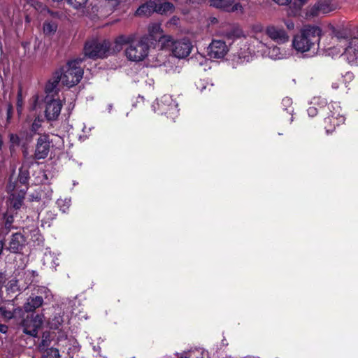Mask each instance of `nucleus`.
Segmentation results:
<instances>
[{
    "instance_id": "1",
    "label": "nucleus",
    "mask_w": 358,
    "mask_h": 358,
    "mask_svg": "<svg viewBox=\"0 0 358 358\" xmlns=\"http://www.w3.org/2000/svg\"><path fill=\"white\" fill-rule=\"evenodd\" d=\"M83 60L82 58L71 60L59 70L55 71L52 78L46 84L47 91L57 90L59 82L68 87L77 85L83 76V69L80 66Z\"/></svg>"
},
{
    "instance_id": "2",
    "label": "nucleus",
    "mask_w": 358,
    "mask_h": 358,
    "mask_svg": "<svg viewBox=\"0 0 358 358\" xmlns=\"http://www.w3.org/2000/svg\"><path fill=\"white\" fill-rule=\"evenodd\" d=\"M322 31L317 26L304 27L292 41L294 48L299 52H309L310 55L316 54L320 41Z\"/></svg>"
},
{
    "instance_id": "3",
    "label": "nucleus",
    "mask_w": 358,
    "mask_h": 358,
    "mask_svg": "<svg viewBox=\"0 0 358 358\" xmlns=\"http://www.w3.org/2000/svg\"><path fill=\"white\" fill-rule=\"evenodd\" d=\"M85 55L92 58H104L112 54L110 43L107 40L94 39L86 42L84 47Z\"/></svg>"
},
{
    "instance_id": "4",
    "label": "nucleus",
    "mask_w": 358,
    "mask_h": 358,
    "mask_svg": "<svg viewBox=\"0 0 358 358\" xmlns=\"http://www.w3.org/2000/svg\"><path fill=\"white\" fill-rule=\"evenodd\" d=\"M148 37L142 36L138 41H134L126 49L125 55L133 62L143 61L148 55Z\"/></svg>"
},
{
    "instance_id": "5",
    "label": "nucleus",
    "mask_w": 358,
    "mask_h": 358,
    "mask_svg": "<svg viewBox=\"0 0 358 358\" xmlns=\"http://www.w3.org/2000/svg\"><path fill=\"white\" fill-rule=\"evenodd\" d=\"M155 113L166 115L168 117L174 120L178 114V103L171 95L164 94L157 99L152 106Z\"/></svg>"
},
{
    "instance_id": "6",
    "label": "nucleus",
    "mask_w": 358,
    "mask_h": 358,
    "mask_svg": "<svg viewBox=\"0 0 358 358\" xmlns=\"http://www.w3.org/2000/svg\"><path fill=\"white\" fill-rule=\"evenodd\" d=\"M45 91L47 94L45 97V116L48 121H55L60 115L62 103L59 98L55 97L58 91L57 89L54 91L48 92L45 87Z\"/></svg>"
},
{
    "instance_id": "7",
    "label": "nucleus",
    "mask_w": 358,
    "mask_h": 358,
    "mask_svg": "<svg viewBox=\"0 0 358 358\" xmlns=\"http://www.w3.org/2000/svg\"><path fill=\"white\" fill-rule=\"evenodd\" d=\"M328 116L324 119L325 129L327 134L331 133L336 125L342 124L345 121V117L341 114V108L340 104L333 102L327 106Z\"/></svg>"
},
{
    "instance_id": "8",
    "label": "nucleus",
    "mask_w": 358,
    "mask_h": 358,
    "mask_svg": "<svg viewBox=\"0 0 358 358\" xmlns=\"http://www.w3.org/2000/svg\"><path fill=\"white\" fill-rule=\"evenodd\" d=\"M43 322V315L41 314L27 315L22 321L21 325L23 332L31 336H36L38 329L41 327Z\"/></svg>"
},
{
    "instance_id": "9",
    "label": "nucleus",
    "mask_w": 358,
    "mask_h": 358,
    "mask_svg": "<svg viewBox=\"0 0 358 358\" xmlns=\"http://www.w3.org/2000/svg\"><path fill=\"white\" fill-rule=\"evenodd\" d=\"M336 53H341V56L351 65H358V37L350 38L348 43Z\"/></svg>"
},
{
    "instance_id": "10",
    "label": "nucleus",
    "mask_w": 358,
    "mask_h": 358,
    "mask_svg": "<svg viewBox=\"0 0 358 358\" xmlns=\"http://www.w3.org/2000/svg\"><path fill=\"white\" fill-rule=\"evenodd\" d=\"M238 0H209L210 6L227 12H236L242 13L243 7L237 1Z\"/></svg>"
},
{
    "instance_id": "11",
    "label": "nucleus",
    "mask_w": 358,
    "mask_h": 358,
    "mask_svg": "<svg viewBox=\"0 0 358 358\" xmlns=\"http://www.w3.org/2000/svg\"><path fill=\"white\" fill-rule=\"evenodd\" d=\"M192 48L189 40L184 38L173 42L172 52L176 57L185 58L190 54Z\"/></svg>"
},
{
    "instance_id": "12",
    "label": "nucleus",
    "mask_w": 358,
    "mask_h": 358,
    "mask_svg": "<svg viewBox=\"0 0 358 358\" xmlns=\"http://www.w3.org/2000/svg\"><path fill=\"white\" fill-rule=\"evenodd\" d=\"M228 51L227 45L222 40H213L208 48V55L210 58H223Z\"/></svg>"
},
{
    "instance_id": "13",
    "label": "nucleus",
    "mask_w": 358,
    "mask_h": 358,
    "mask_svg": "<svg viewBox=\"0 0 358 358\" xmlns=\"http://www.w3.org/2000/svg\"><path fill=\"white\" fill-rule=\"evenodd\" d=\"M266 35L273 41L278 44L285 43L288 41L289 36L283 27L271 25L266 29Z\"/></svg>"
},
{
    "instance_id": "14",
    "label": "nucleus",
    "mask_w": 358,
    "mask_h": 358,
    "mask_svg": "<svg viewBox=\"0 0 358 358\" xmlns=\"http://www.w3.org/2000/svg\"><path fill=\"white\" fill-rule=\"evenodd\" d=\"M267 47L262 42L261 37L250 36V43L248 44V53L252 56L263 55L266 53Z\"/></svg>"
},
{
    "instance_id": "15",
    "label": "nucleus",
    "mask_w": 358,
    "mask_h": 358,
    "mask_svg": "<svg viewBox=\"0 0 358 358\" xmlns=\"http://www.w3.org/2000/svg\"><path fill=\"white\" fill-rule=\"evenodd\" d=\"M331 0H319L318 2L312 6H309L306 10V16L313 17L318 15L320 13H327L331 10Z\"/></svg>"
},
{
    "instance_id": "16",
    "label": "nucleus",
    "mask_w": 358,
    "mask_h": 358,
    "mask_svg": "<svg viewBox=\"0 0 358 358\" xmlns=\"http://www.w3.org/2000/svg\"><path fill=\"white\" fill-rule=\"evenodd\" d=\"M50 151V141L46 135L41 136L36 143L34 157L36 159H43L48 155Z\"/></svg>"
},
{
    "instance_id": "17",
    "label": "nucleus",
    "mask_w": 358,
    "mask_h": 358,
    "mask_svg": "<svg viewBox=\"0 0 358 358\" xmlns=\"http://www.w3.org/2000/svg\"><path fill=\"white\" fill-rule=\"evenodd\" d=\"M26 239L21 233L12 235L8 250L13 253L20 252L25 246Z\"/></svg>"
},
{
    "instance_id": "18",
    "label": "nucleus",
    "mask_w": 358,
    "mask_h": 358,
    "mask_svg": "<svg viewBox=\"0 0 358 358\" xmlns=\"http://www.w3.org/2000/svg\"><path fill=\"white\" fill-rule=\"evenodd\" d=\"M350 34V29L347 27H342L337 29L335 31V38L337 41V45L336 47H334L331 50L332 52L336 51L338 50L342 49L347 43H348Z\"/></svg>"
},
{
    "instance_id": "19",
    "label": "nucleus",
    "mask_w": 358,
    "mask_h": 358,
    "mask_svg": "<svg viewBox=\"0 0 358 358\" xmlns=\"http://www.w3.org/2000/svg\"><path fill=\"white\" fill-rule=\"evenodd\" d=\"M135 38V35H120L117 36L114 42V47L111 48L112 54L120 52L122 49V46L126 44L130 45Z\"/></svg>"
},
{
    "instance_id": "20",
    "label": "nucleus",
    "mask_w": 358,
    "mask_h": 358,
    "mask_svg": "<svg viewBox=\"0 0 358 358\" xmlns=\"http://www.w3.org/2000/svg\"><path fill=\"white\" fill-rule=\"evenodd\" d=\"M43 303L42 296H37L34 294L30 296L26 303L24 304V309L26 312H33L36 308L41 307Z\"/></svg>"
},
{
    "instance_id": "21",
    "label": "nucleus",
    "mask_w": 358,
    "mask_h": 358,
    "mask_svg": "<svg viewBox=\"0 0 358 358\" xmlns=\"http://www.w3.org/2000/svg\"><path fill=\"white\" fill-rule=\"evenodd\" d=\"M162 32L159 23H152L148 26V35L147 36L148 38H150V40L152 41L160 40L164 37Z\"/></svg>"
},
{
    "instance_id": "22",
    "label": "nucleus",
    "mask_w": 358,
    "mask_h": 358,
    "mask_svg": "<svg viewBox=\"0 0 358 358\" xmlns=\"http://www.w3.org/2000/svg\"><path fill=\"white\" fill-rule=\"evenodd\" d=\"M27 187L20 190V192L16 195L13 193L10 196V206L15 210L20 209L23 203L24 194L27 190Z\"/></svg>"
},
{
    "instance_id": "23",
    "label": "nucleus",
    "mask_w": 358,
    "mask_h": 358,
    "mask_svg": "<svg viewBox=\"0 0 358 358\" xmlns=\"http://www.w3.org/2000/svg\"><path fill=\"white\" fill-rule=\"evenodd\" d=\"M155 9L156 3L153 1H149L140 6L137 9L136 14L139 16H148L155 12Z\"/></svg>"
},
{
    "instance_id": "24",
    "label": "nucleus",
    "mask_w": 358,
    "mask_h": 358,
    "mask_svg": "<svg viewBox=\"0 0 358 358\" xmlns=\"http://www.w3.org/2000/svg\"><path fill=\"white\" fill-rule=\"evenodd\" d=\"M22 312V308H9L6 306L0 307V317L3 318L5 320H9L13 317H16L17 315H20Z\"/></svg>"
},
{
    "instance_id": "25",
    "label": "nucleus",
    "mask_w": 358,
    "mask_h": 358,
    "mask_svg": "<svg viewBox=\"0 0 358 358\" xmlns=\"http://www.w3.org/2000/svg\"><path fill=\"white\" fill-rule=\"evenodd\" d=\"M27 231H24V233H29L27 236H30V238L33 241L38 242V243H40L43 241V237L40 234L39 229L36 227L32 226L30 229H27Z\"/></svg>"
},
{
    "instance_id": "26",
    "label": "nucleus",
    "mask_w": 358,
    "mask_h": 358,
    "mask_svg": "<svg viewBox=\"0 0 358 358\" xmlns=\"http://www.w3.org/2000/svg\"><path fill=\"white\" fill-rule=\"evenodd\" d=\"M57 29V24L53 21L45 20L43 23V33L50 36L54 34Z\"/></svg>"
},
{
    "instance_id": "27",
    "label": "nucleus",
    "mask_w": 358,
    "mask_h": 358,
    "mask_svg": "<svg viewBox=\"0 0 358 358\" xmlns=\"http://www.w3.org/2000/svg\"><path fill=\"white\" fill-rule=\"evenodd\" d=\"M173 8V6L171 3L169 2H164L162 3L157 4L156 3V9L155 12L164 14L169 11H171Z\"/></svg>"
},
{
    "instance_id": "28",
    "label": "nucleus",
    "mask_w": 358,
    "mask_h": 358,
    "mask_svg": "<svg viewBox=\"0 0 358 358\" xmlns=\"http://www.w3.org/2000/svg\"><path fill=\"white\" fill-rule=\"evenodd\" d=\"M268 56L273 59H281L285 57V54L281 52L280 48L274 46L268 49Z\"/></svg>"
},
{
    "instance_id": "29",
    "label": "nucleus",
    "mask_w": 358,
    "mask_h": 358,
    "mask_svg": "<svg viewBox=\"0 0 358 358\" xmlns=\"http://www.w3.org/2000/svg\"><path fill=\"white\" fill-rule=\"evenodd\" d=\"M29 178V173L27 169L24 166L21 167L19 170L18 181L22 185L27 184Z\"/></svg>"
},
{
    "instance_id": "30",
    "label": "nucleus",
    "mask_w": 358,
    "mask_h": 358,
    "mask_svg": "<svg viewBox=\"0 0 358 358\" xmlns=\"http://www.w3.org/2000/svg\"><path fill=\"white\" fill-rule=\"evenodd\" d=\"M282 106L283 110H287L289 114L292 115L294 108L292 107V99L290 97L286 96L282 99Z\"/></svg>"
},
{
    "instance_id": "31",
    "label": "nucleus",
    "mask_w": 358,
    "mask_h": 358,
    "mask_svg": "<svg viewBox=\"0 0 358 358\" xmlns=\"http://www.w3.org/2000/svg\"><path fill=\"white\" fill-rule=\"evenodd\" d=\"M36 296H42V299H49L52 296L50 289L45 287H41L36 289Z\"/></svg>"
},
{
    "instance_id": "32",
    "label": "nucleus",
    "mask_w": 358,
    "mask_h": 358,
    "mask_svg": "<svg viewBox=\"0 0 358 358\" xmlns=\"http://www.w3.org/2000/svg\"><path fill=\"white\" fill-rule=\"evenodd\" d=\"M44 358H59V350L56 348H50L43 354Z\"/></svg>"
},
{
    "instance_id": "33",
    "label": "nucleus",
    "mask_w": 358,
    "mask_h": 358,
    "mask_svg": "<svg viewBox=\"0 0 358 358\" xmlns=\"http://www.w3.org/2000/svg\"><path fill=\"white\" fill-rule=\"evenodd\" d=\"M71 203V200L69 199H66L64 200L59 199L57 201V205L60 208V210L62 213H66L69 209Z\"/></svg>"
},
{
    "instance_id": "34",
    "label": "nucleus",
    "mask_w": 358,
    "mask_h": 358,
    "mask_svg": "<svg viewBox=\"0 0 358 358\" xmlns=\"http://www.w3.org/2000/svg\"><path fill=\"white\" fill-rule=\"evenodd\" d=\"M88 0H67L69 5L76 9L83 8L85 6Z\"/></svg>"
},
{
    "instance_id": "35",
    "label": "nucleus",
    "mask_w": 358,
    "mask_h": 358,
    "mask_svg": "<svg viewBox=\"0 0 358 358\" xmlns=\"http://www.w3.org/2000/svg\"><path fill=\"white\" fill-rule=\"evenodd\" d=\"M18 281L17 280H10L7 285L6 289L8 292H15L20 289V287L17 285Z\"/></svg>"
},
{
    "instance_id": "36",
    "label": "nucleus",
    "mask_w": 358,
    "mask_h": 358,
    "mask_svg": "<svg viewBox=\"0 0 358 358\" xmlns=\"http://www.w3.org/2000/svg\"><path fill=\"white\" fill-rule=\"evenodd\" d=\"M262 36V26L261 24H256L252 27L250 31V36H258L261 37Z\"/></svg>"
},
{
    "instance_id": "37",
    "label": "nucleus",
    "mask_w": 358,
    "mask_h": 358,
    "mask_svg": "<svg viewBox=\"0 0 358 358\" xmlns=\"http://www.w3.org/2000/svg\"><path fill=\"white\" fill-rule=\"evenodd\" d=\"M43 120L39 117L35 118L34 122L31 124V129L34 133H36L39 128L41 127Z\"/></svg>"
},
{
    "instance_id": "38",
    "label": "nucleus",
    "mask_w": 358,
    "mask_h": 358,
    "mask_svg": "<svg viewBox=\"0 0 358 358\" xmlns=\"http://www.w3.org/2000/svg\"><path fill=\"white\" fill-rule=\"evenodd\" d=\"M36 6H38V7H36V9L42 8L41 12L42 11L47 12L48 14H50V16H52L53 17H58L59 15L57 12L51 11L50 9H48L46 7L43 8V6L41 3H37Z\"/></svg>"
},
{
    "instance_id": "39",
    "label": "nucleus",
    "mask_w": 358,
    "mask_h": 358,
    "mask_svg": "<svg viewBox=\"0 0 358 358\" xmlns=\"http://www.w3.org/2000/svg\"><path fill=\"white\" fill-rule=\"evenodd\" d=\"M22 105H23V101H22V92H21V91H19L18 94H17V110L19 114H20L22 113Z\"/></svg>"
},
{
    "instance_id": "40",
    "label": "nucleus",
    "mask_w": 358,
    "mask_h": 358,
    "mask_svg": "<svg viewBox=\"0 0 358 358\" xmlns=\"http://www.w3.org/2000/svg\"><path fill=\"white\" fill-rule=\"evenodd\" d=\"M213 85H208L207 83H206L203 80H199L196 83V87L198 90H199L200 92H203L204 90L208 88V87H212Z\"/></svg>"
},
{
    "instance_id": "41",
    "label": "nucleus",
    "mask_w": 358,
    "mask_h": 358,
    "mask_svg": "<svg viewBox=\"0 0 358 358\" xmlns=\"http://www.w3.org/2000/svg\"><path fill=\"white\" fill-rule=\"evenodd\" d=\"M13 113V106L10 103H8L7 105V110H6V115H7V122H9L10 120L12 118Z\"/></svg>"
},
{
    "instance_id": "42",
    "label": "nucleus",
    "mask_w": 358,
    "mask_h": 358,
    "mask_svg": "<svg viewBox=\"0 0 358 358\" xmlns=\"http://www.w3.org/2000/svg\"><path fill=\"white\" fill-rule=\"evenodd\" d=\"M62 318L60 316L55 317V319L52 320V327H54L55 329H57L59 326L62 323Z\"/></svg>"
},
{
    "instance_id": "43",
    "label": "nucleus",
    "mask_w": 358,
    "mask_h": 358,
    "mask_svg": "<svg viewBox=\"0 0 358 358\" xmlns=\"http://www.w3.org/2000/svg\"><path fill=\"white\" fill-rule=\"evenodd\" d=\"M10 141L13 145H18L20 143V138L17 135L11 134H10Z\"/></svg>"
},
{
    "instance_id": "44",
    "label": "nucleus",
    "mask_w": 358,
    "mask_h": 358,
    "mask_svg": "<svg viewBox=\"0 0 358 358\" xmlns=\"http://www.w3.org/2000/svg\"><path fill=\"white\" fill-rule=\"evenodd\" d=\"M307 112L310 117H314L317 113V109L314 106H310L308 108Z\"/></svg>"
},
{
    "instance_id": "45",
    "label": "nucleus",
    "mask_w": 358,
    "mask_h": 358,
    "mask_svg": "<svg viewBox=\"0 0 358 358\" xmlns=\"http://www.w3.org/2000/svg\"><path fill=\"white\" fill-rule=\"evenodd\" d=\"M5 282L6 277L2 273H0V294L2 292V288Z\"/></svg>"
},
{
    "instance_id": "46",
    "label": "nucleus",
    "mask_w": 358,
    "mask_h": 358,
    "mask_svg": "<svg viewBox=\"0 0 358 358\" xmlns=\"http://www.w3.org/2000/svg\"><path fill=\"white\" fill-rule=\"evenodd\" d=\"M308 0H296L294 2L295 6L301 8Z\"/></svg>"
},
{
    "instance_id": "47",
    "label": "nucleus",
    "mask_w": 358,
    "mask_h": 358,
    "mask_svg": "<svg viewBox=\"0 0 358 358\" xmlns=\"http://www.w3.org/2000/svg\"><path fill=\"white\" fill-rule=\"evenodd\" d=\"M13 222V216H8L6 217L5 225L6 227H10L11 224Z\"/></svg>"
},
{
    "instance_id": "48",
    "label": "nucleus",
    "mask_w": 358,
    "mask_h": 358,
    "mask_svg": "<svg viewBox=\"0 0 358 358\" xmlns=\"http://www.w3.org/2000/svg\"><path fill=\"white\" fill-rule=\"evenodd\" d=\"M273 1L279 5H287L289 2H291L292 0H273Z\"/></svg>"
},
{
    "instance_id": "49",
    "label": "nucleus",
    "mask_w": 358,
    "mask_h": 358,
    "mask_svg": "<svg viewBox=\"0 0 358 358\" xmlns=\"http://www.w3.org/2000/svg\"><path fill=\"white\" fill-rule=\"evenodd\" d=\"M8 331V326L5 324H0V332L6 334Z\"/></svg>"
},
{
    "instance_id": "50",
    "label": "nucleus",
    "mask_w": 358,
    "mask_h": 358,
    "mask_svg": "<svg viewBox=\"0 0 358 358\" xmlns=\"http://www.w3.org/2000/svg\"><path fill=\"white\" fill-rule=\"evenodd\" d=\"M32 99H33V101H34V104L32 106V109L34 110L36 108L38 97V96H34Z\"/></svg>"
},
{
    "instance_id": "51",
    "label": "nucleus",
    "mask_w": 358,
    "mask_h": 358,
    "mask_svg": "<svg viewBox=\"0 0 358 358\" xmlns=\"http://www.w3.org/2000/svg\"><path fill=\"white\" fill-rule=\"evenodd\" d=\"M47 215V219L54 220L55 218V215L51 212L48 213Z\"/></svg>"
},
{
    "instance_id": "52",
    "label": "nucleus",
    "mask_w": 358,
    "mask_h": 358,
    "mask_svg": "<svg viewBox=\"0 0 358 358\" xmlns=\"http://www.w3.org/2000/svg\"><path fill=\"white\" fill-rule=\"evenodd\" d=\"M15 187V185H13L11 182H10L8 186V189L9 191L14 190Z\"/></svg>"
},
{
    "instance_id": "53",
    "label": "nucleus",
    "mask_w": 358,
    "mask_h": 358,
    "mask_svg": "<svg viewBox=\"0 0 358 358\" xmlns=\"http://www.w3.org/2000/svg\"><path fill=\"white\" fill-rule=\"evenodd\" d=\"M54 265L55 266L59 265L58 259H56L55 260V259L52 260V266H54Z\"/></svg>"
},
{
    "instance_id": "54",
    "label": "nucleus",
    "mask_w": 358,
    "mask_h": 358,
    "mask_svg": "<svg viewBox=\"0 0 358 358\" xmlns=\"http://www.w3.org/2000/svg\"><path fill=\"white\" fill-rule=\"evenodd\" d=\"M186 354L187 352H184V354L180 355V356L178 357V358H189L190 356L187 357Z\"/></svg>"
},
{
    "instance_id": "55",
    "label": "nucleus",
    "mask_w": 358,
    "mask_h": 358,
    "mask_svg": "<svg viewBox=\"0 0 358 358\" xmlns=\"http://www.w3.org/2000/svg\"><path fill=\"white\" fill-rule=\"evenodd\" d=\"M50 257H51V254L50 253L49 255H45V259H48Z\"/></svg>"
},
{
    "instance_id": "56",
    "label": "nucleus",
    "mask_w": 358,
    "mask_h": 358,
    "mask_svg": "<svg viewBox=\"0 0 358 358\" xmlns=\"http://www.w3.org/2000/svg\"><path fill=\"white\" fill-rule=\"evenodd\" d=\"M293 27H294V24H293L292 23V24H287V27H288V28H289V29H290V28H292Z\"/></svg>"
},
{
    "instance_id": "57",
    "label": "nucleus",
    "mask_w": 358,
    "mask_h": 358,
    "mask_svg": "<svg viewBox=\"0 0 358 358\" xmlns=\"http://www.w3.org/2000/svg\"><path fill=\"white\" fill-rule=\"evenodd\" d=\"M319 98H314V103L315 104L317 101H318Z\"/></svg>"
},
{
    "instance_id": "58",
    "label": "nucleus",
    "mask_w": 358,
    "mask_h": 358,
    "mask_svg": "<svg viewBox=\"0 0 358 358\" xmlns=\"http://www.w3.org/2000/svg\"><path fill=\"white\" fill-rule=\"evenodd\" d=\"M22 45H24V48H26L27 43H22Z\"/></svg>"
},
{
    "instance_id": "59",
    "label": "nucleus",
    "mask_w": 358,
    "mask_h": 358,
    "mask_svg": "<svg viewBox=\"0 0 358 358\" xmlns=\"http://www.w3.org/2000/svg\"><path fill=\"white\" fill-rule=\"evenodd\" d=\"M292 121H293V117L292 116L290 118V122H292Z\"/></svg>"
},
{
    "instance_id": "60",
    "label": "nucleus",
    "mask_w": 358,
    "mask_h": 358,
    "mask_svg": "<svg viewBox=\"0 0 358 358\" xmlns=\"http://www.w3.org/2000/svg\"><path fill=\"white\" fill-rule=\"evenodd\" d=\"M333 87H334V88H337V87H338V86H337L336 85H334Z\"/></svg>"
},
{
    "instance_id": "61",
    "label": "nucleus",
    "mask_w": 358,
    "mask_h": 358,
    "mask_svg": "<svg viewBox=\"0 0 358 358\" xmlns=\"http://www.w3.org/2000/svg\"><path fill=\"white\" fill-rule=\"evenodd\" d=\"M86 129V127H84V128L83 129V131L85 132V129Z\"/></svg>"
}]
</instances>
